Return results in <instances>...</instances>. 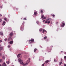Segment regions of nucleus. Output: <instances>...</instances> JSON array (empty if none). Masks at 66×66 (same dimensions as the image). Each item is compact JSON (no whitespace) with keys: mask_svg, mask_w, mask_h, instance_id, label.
<instances>
[{"mask_svg":"<svg viewBox=\"0 0 66 66\" xmlns=\"http://www.w3.org/2000/svg\"><path fill=\"white\" fill-rule=\"evenodd\" d=\"M6 66V64H5V62H4L3 64L2 65V66Z\"/></svg>","mask_w":66,"mask_h":66,"instance_id":"nucleus-12","label":"nucleus"},{"mask_svg":"<svg viewBox=\"0 0 66 66\" xmlns=\"http://www.w3.org/2000/svg\"><path fill=\"white\" fill-rule=\"evenodd\" d=\"M58 23H59V22H57L56 23V24H58Z\"/></svg>","mask_w":66,"mask_h":66,"instance_id":"nucleus-41","label":"nucleus"},{"mask_svg":"<svg viewBox=\"0 0 66 66\" xmlns=\"http://www.w3.org/2000/svg\"><path fill=\"white\" fill-rule=\"evenodd\" d=\"M47 38V36H45L44 37V39H46V38Z\"/></svg>","mask_w":66,"mask_h":66,"instance_id":"nucleus-26","label":"nucleus"},{"mask_svg":"<svg viewBox=\"0 0 66 66\" xmlns=\"http://www.w3.org/2000/svg\"><path fill=\"white\" fill-rule=\"evenodd\" d=\"M0 16H2V15L1 14H0Z\"/></svg>","mask_w":66,"mask_h":66,"instance_id":"nucleus-44","label":"nucleus"},{"mask_svg":"<svg viewBox=\"0 0 66 66\" xmlns=\"http://www.w3.org/2000/svg\"><path fill=\"white\" fill-rule=\"evenodd\" d=\"M62 53V52H63V51H61Z\"/></svg>","mask_w":66,"mask_h":66,"instance_id":"nucleus-48","label":"nucleus"},{"mask_svg":"<svg viewBox=\"0 0 66 66\" xmlns=\"http://www.w3.org/2000/svg\"><path fill=\"white\" fill-rule=\"evenodd\" d=\"M30 41H31V40H29V42H30V43L31 44H32V43H31V42H30Z\"/></svg>","mask_w":66,"mask_h":66,"instance_id":"nucleus-30","label":"nucleus"},{"mask_svg":"<svg viewBox=\"0 0 66 66\" xmlns=\"http://www.w3.org/2000/svg\"><path fill=\"white\" fill-rule=\"evenodd\" d=\"M5 24V21H3L2 24L3 26H4Z\"/></svg>","mask_w":66,"mask_h":66,"instance_id":"nucleus-11","label":"nucleus"},{"mask_svg":"<svg viewBox=\"0 0 66 66\" xmlns=\"http://www.w3.org/2000/svg\"><path fill=\"white\" fill-rule=\"evenodd\" d=\"M40 13H43V11L41 10L40 11Z\"/></svg>","mask_w":66,"mask_h":66,"instance_id":"nucleus-23","label":"nucleus"},{"mask_svg":"<svg viewBox=\"0 0 66 66\" xmlns=\"http://www.w3.org/2000/svg\"><path fill=\"white\" fill-rule=\"evenodd\" d=\"M20 55H21V54H19L18 55V57H19L20 56Z\"/></svg>","mask_w":66,"mask_h":66,"instance_id":"nucleus-20","label":"nucleus"},{"mask_svg":"<svg viewBox=\"0 0 66 66\" xmlns=\"http://www.w3.org/2000/svg\"><path fill=\"white\" fill-rule=\"evenodd\" d=\"M19 62H20L21 64L23 66H26L28 64H29L30 63V59H29L28 60H27V62H26V63H23V61L20 58H19Z\"/></svg>","mask_w":66,"mask_h":66,"instance_id":"nucleus-1","label":"nucleus"},{"mask_svg":"<svg viewBox=\"0 0 66 66\" xmlns=\"http://www.w3.org/2000/svg\"><path fill=\"white\" fill-rule=\"evenodd\" d=\"M23 19L24 20H27V19L26 18H24Z\"/></svg>","mask_w":66,"mask_h":66,"instance_id":"nucleus-32","label":"nucleus"},{"mask_svg":"<svg viewBox=\"0 0 66 66\" xmlns=\"http://www.w3.org/2000/svg\"><path fill=\"white\" fill-rule=\"evenodd\" d=\"M49 62V61L48 60H47L45 61V62L46 63H48V62Z\"/></svg>","mask_w":66,"mask_h":66,"instance_id":"nucleus-14","label":"nucleus"},{"mask_svg":"<svg viewBox=\"0 0 66 66\" xmlns=\"http://www.w3.org/2000/svg\"><path fill=\"white\" fill-rule=\"evenodd\" d=\"M0 66H2V65L0 64Z\"/></svg>","mask_w":66,"mask_h":66,"instance_id":"nucleus-47","label":"nucleus"},{"mask_svg":"<svg viewBox=\"0 0 66 66\" xmlns=\"http://www.w3.org/2000/svg\"><path fill=\"white\" fill-rule=\"evenodd\" d=\"M54 62H57L56 60L55 59H54Z\"/></svg>","mask_w":66,"mask_h":66,"instance_id":"nucleus-34","label":"nucleus"},{"mask_svg":"<svg viewBox=\"0 0 66 66\" xmlns=\"http://www.w3.org/2000/svg\"><path fill=\"white\" fill-rule=\"evenodd\" d=\"M3 50V47L1 46V44H0V51Z\"/></svg>","mask_w":66,"mask_h":66,"instance_id":"nucleus-5","label":"nucleus"},{"mask_svg":"<svg viewBox=\"0 0 66 66\" xmlns=\"http://www.w3.org/2000/svg\"><path fill=\"white\" fill-rule=\"evenodd\" d=\"M46 41H47V42H48V41H49V40H48V39H47Z\"/></svg>","mask_w":66,"mask_h":66,"instance_id":"nucleus-40","label":"nucleus"},{"mask_svg":"<svg viewBox=\"0 0 66 66\" xmlns=\"http://www.w3.org/2000/svg\"><path fill=\"white\" fill-rule=\"evenodd\" d=\"M10 35L11 36H12V35H13V32H11L10 34Z\"/></svg>","mask_w":66,"mask_h":66,"instance_id":"nucleus-10","label":"nucleus"},{"mask_svg":"<svg viewBox=\"0 0 66 66\" xmlns=\"http://www.w3.org/2000/svg\"><path fill=\"white\" fill-rule=\"evenodd\" d=\"M62 23V24L61 25V27H63L65 26V23L64 22V21H63Z\"/></svg>","mask_w":66,"mask_h":66,"instance_id":"nucleus-4","label":"nucleus"},{"mask_svg":"<svg viewBox=\"0 0 66 66\" xmlns=\"http://www.w3.org/2000/svg\"><path fill=\"white\" fill-rule=\"evenodd\" d=\"M44 17V15H42L41 16V17L42 18H43Z\"/></svg>","mask_w":66,"mask_h":66,"instance_id":"nucleus-19","label":"nucleus"},{"mask_svg":"<svg viewBox=\"0 0 66 66\" xmlns=\"http://www.w3.org/2000/svg\"><path fill=\"white\" fill-rule=\"evenodd\" d=\"M36 50H37V49L36 48H35V49H34V52H36Z\"/></svg>","mask_w":66,"mask_h":66,"instance_id":"nucleus-16","label":"nucleus"},{"mask_svg":"<svg viewBox=\"0 0 66 66\" xmlns=\"http://www.w3.org/2000/svg\"><path fill=\"white\" fill-rule=\"evenodd\" d=\"M3 59H4L5 58H4V56H3Z\"/></svg>","mask_w":66,"mask_h":66,"instance_id":"nucleus-27","label":"nucleus"},{"mask_svg":"<svg viewBox=\"0 0 66 66\" xmlns=\"http://www.w3.org/2000/svg\"><path fill=\"white\" fill-rule=\"evenodd\" d=\"M11 39H12V38L11 37H9L8 39V40L9 41Z\"/></svg>","mask_w":66,"mask_h":66,"instance_id":"nucleus-9","label":"nucleus"},{"mask_svg":"<svg viewBox=\"0 0 66 66\" xmlns=\"http://www.w3.org/2000/svg\"><path fill=\"white\" fill-rule=\"evenodd\" d=\"M64 66H66V64H64Z\"/></svg>","mask_w":66,"mask_h":66,"instance_id":"nucleus-43","label":"nucleus"},{"mask_svg":"<svg viewBox=\"0 0 66 66\" xmlns=\"http://www.w3.org/2000/svg\"><path fill=\"white\" fill-rule=\"evenodd\" d=\"M4 20L5 21H7V20L6 18H4Z\"/></svg>","mask_w":66,"mask_h":66,"instance_id":"nucleus-21","label":"nucleus"},{"mask_svg":"<svg viewBox=\"0 0 66 66\" xmlns=\"http://www.w3.org/2000/svg\"><path fill=\"white\" fill-rule=\"evenodd\" d=\"M62 64V61L60 62H59V65L60 66H61V64Z\"/></svg>","mask_w":66,"mask_h":66,"instance_id":"nucleus-15","label":"nucleus"},{"mask_svg":"<svg viewBox=\"0 0 66 66\" xmlns=\"http://www.w3.org/2000/svg\"><path fill=\"white\" fill-rule=\"evenodd\" d=\"M64 54H66V52H64Z\"/></svg>","mask_w":66,"mask_h":66,"instance_id":"nucleus-45","label":"nucleus"},{"mask_svg":"<svg viewBox=\"0 0 66 66\" xmlns=\"http://www.w3.org/2000/svg\"><path fill=\"white\" fill-rule=\"evenodd\" d=\"M43 30L42 32L44 34V33H45V32H46V33H47V31H46V30L45 29H43Z\"/></svg>","mask_w":66,"mask_h":66,"instance_id":"nucleus-6","label":"nucleus"},{"mask_svg":"<svg viewBox=\"0 0 66 66\" xmlns=\"http://www.w3.org/2000/svg\"><path fill=\"white\" fill-rule=\"evenodd\" d=\"M39 31L40 32H42V29H40L39 30Z\"/></svg>","mask_w":66,"mask_h":66,"instance_id":"nucleus-25","label":"nucleus"},{"mask_svg":"<svg viewBox=\"0 0 66 66\" xmlns=\"http://www.w3.org/2000/svg\"><path fill=\"white\" fill-rule=\"evenodd\" d=\"M0 35H2V36H3V33L1 32H0Z\"/></svg>","mask_w":66,"mask_h":66,"instance_id":"nucleus-13","label":"nucleus"},{"mask_svg":"<svg viewBox=\"0 0 66 66\" xmlns=\"http://www.w3.org/2000/svg\"><path fill=\"white\" fill-rule=\"evenodd\" d=\"M61 61H63V59H62V58L61 59Z\"/></svg>","mask_w":66,"mask_h":66,"instance_id":"nucleus-33","label":"nucleus"},{"mask_svg":"<svg viewBox=\"0 0 66 66\" xmlns=\"http://www.w3.org/2000/svg\"><path fill=\"white\" fill-rule=\"evenodd\" d=\"M51 19L49 18L46 20V21L45 22V23H47V22L48 24L50 23V21H51Z\"/></svg>","mask_w":66,"mask_h":66,"instance_id":"nucleus-2","label":"nucleus"},{"mask_svg":"<svg viewBox=\"0 0 66 66\" xmlns=\"http://www.w3.org/2000/svg\"><path fill=\"white\" fill-rule=\"evenodd\" d=\"M14 43V41H11L9 42V43L10 44H12Z\"/></svg>","mask_w":66,"mask_h":66,"instance_id":"nucleus-7","label":"nucleus"},{"mask_svg":"<svg viewBox=\"0 0 66 66\" xmlns=\"http://www.w3.org/2000/svg\"><path fill=\"white\" fill-rule=\"evenodd\" d=\"M2 42V40H0V43H1Z\"/></svg>","mask_w":66,"mask_h":66,"instance_id":"nucleus-37","label":"nucleus"},{"mask_svg":"<svg viewBox=\"0 0 66 66\" xmlns=\"http://www.w3.org/2000/svg\"><path fill=\"white\" fill-rule=\"evenodd\" d=\"M0 8H1V9H2V7L1 6H0Z\"/></svg>","mask_w":66,"mask_h":66,"instance_id":"nucleus-31","label":"nucleus"},{"mask_svg":"<svg viewBox=\"0 0 66 66\" xmlns=\"http://www.w3.org/2000/svg\"><path fill=\"white\" fill-rule=\"evenodd\" d=\"M1 39V38H0V39Z\"/></svg>","mask_w":66,"mask_h":66,"instance_id":"nucleus-49","label":"nucleus"},{"mask_svg":"<svg viewBox=\"0 0 66 66\" xmlns=\"http://www.w3.org/2000/svg\"><path fill=\"white\" fill-rule=\"evenodd\" d=\"M2 55V54L0 53V56H1Z\"/></svg>","mask_w":66,"mask_h":66,"instance_id":"nucleus-39","label":"nucleus"},{"mask_svg":"<svg viewBox=\"0 0 66 66\" xmlns=\"http://www.w3.org/2000/svg\"><path fill=\"white\" fill-rule=\"evenodd\" d=\"M8 48H10V45H8Z\"/></svg>","mask_w":66,"mask_h":66,"instance_id":"nucleus-38","label":"nucleus"},{"mask_svg":"<svg viewBox=\"0 0 66 66\" xmlns=\"http://www.w3.org/2000/svg\"><path fill=\"white\" fill-rule=\"evenodd\" d=\"M2 59H0V63H2Z\"/></svg>","mask_w":66,"mask_h":66,"instance_id":"nucleus-17","label":"nucleus"},{"mask_svg":"<svg viewBox=\"0 0 66 66\" xmlns=\"http://www.w3.org/2000/svg\"><path fill=\"white\" fill-rule=\"evenodd\" d=\"M52 16H53V17H54V16H55V15L54 14H53V15H52Z\"/></svg>","mask_w":66,"mask_h":66,"instance_id":"nucleus-35","label":"nucleus"},{"mask_svg":"<svg viewBox=\"0 0 66 66\" xmlns=\"http://www.w3.org/2000/svg\"><path fill=\"white\" fill-rule=\"evenodd\" d=\"M7 39V38H5L4 39V40L5 41H6Z\"/></svg>","mask_w":66,"mask_h":66,"instance_id":"nucleus-28","label":"nucleus"},{"mask_svg":"<svg viewBox=\"0 0 66 66\" xmlns=\"http://www.w3.org/2000/svg\"><path fill=\"white\" fill-rule=\"evenodd\" d=\"M36 22H37V23L38 24H39V21H37Z\"/></svg>","mask_w":66,"mask_h":66,"instance_id":"nucleus-24","label":"nucleus"},{"mask_svg":"<svg viewBox=\"0 0 66 66\" xmlns=\"http://www.w3.org/2000/svg\"><path fill=\"white\" fill-rule=\"evenodd\" d=\"M2 21V20L0 19V22H1Z\"/></svg>","mask_w":66,"mask_h":66,"instance_id":"nucleus-36","label":"nucleus"},{"mask_svg":"<svg viewBox=\"0 0 66 66\" xmlns=\"http://www.w3.org/2000/svg\"><path fill=\"white\" fill-rule=\"evenodd\" d=\"M43 19H46V17H44Z\"/></svg>","mask_w":66,"mask_h":66,"instance_id":"nucleus-29","label":"nucleus"},{"mask_svg":"<svg viewBox=\"0 0 66 66\" xmlns=\"http://www.w3.org/2000/svg\"><path fill=\"white\" fill-rule=\"evenodd\" d=\"M37 13L36 12H34V15H37Z\"/></svg>","mask_w":66,"mask_h":66,"instance_id":"nucleus-18","label":"nucleus"},{"mask_svg":"<svg viewBox=\"0 0 66 66\" xmlns=\"http://www.w3.org/2000/svg\"><path fill=\"white\" fill-rule=\"evenodd\" d=\"M42 66H44V64H42Z\"/></svg>","mask_w":66,"mask_h":66,"instance_id":"nucleus-42","label":"nucleus"},{"mask_svg":"<svg viewBox=\"0 0 66 66\" xmlns=\"http://www.w3.org/2000/svg\"><path fill=\"white\" fill-rule=\"evenodd\" d=\"M6 63L7 64H9V63H10V62H9V61H6Z\"/></svg>","mask_w":66,"mask_h":66,"instance_id":"nucleus-22","label":"nucleus"},{"mask_svg":"<svg viewBox=\"0 0 66 66\" xmlns=\"http://www.w3.org/2000/svg\"><path fill=\"white\" fill-rule=\"evenodd\" d=\"M24 23H23L22 24V25L21 26V28L20 29V30L21 31H22V29H23V27H24Z\"/></svg>","mask_w":66,"mask_h":66,"instance_id":"nucleus-3","label":"nucleus"},{"mask_svg":"<svg viewBox=\"0 0 66 66\" xmlns=\"http://www.w3.org/2000/svg\"><path fill=\"white\" fill-rule=\"evenodd\" d=\"M43 22H45V20H44L43 21Z\"/></svg>","mask_w":66,"mask_h":66,"instance_id":"nucleus-46","label":"nucleus"},{"mask_svg":"<svg viewBox=\"0 0 66 66\" xmlns=\"http://www.w3.org/2000/svg\"><path fill=\"white\" fill-rule=\"evenodd\" d=\"M34 40L33 39H30L31 42H34Z\"/></svg>","mask_w":66,"mask_h":66,"instance_id":"nucleus-8","label":"nucleus"}]
</instances>
